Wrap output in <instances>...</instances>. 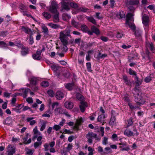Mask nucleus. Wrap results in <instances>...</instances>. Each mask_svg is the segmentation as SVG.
<instances>
[{
  "mask_svg": "<svg viewBox=\"0 0 155 155\" xmlns=\"http://www.w3.org/2000/svg\"><path fill=\"white\" fill-rule=\"evenodd\" d=\"M132 120V117H130L127 120L128 123L127 126V127H128L132 125L133 123Z\"/></svg>",
  "mask_w": 155,
  "mask_h": 155,
  "instance_id": "nucleus-43",
  "label": "nucleus"
},
{
  "mask_svg": "<svg viewBox=\"0 0 155 155\" xmlns=\"http://www.w3.org/2000/svg\"><path fill=\"white\" fill-rule=\"evenodd\" d=\"M95 42H89L87 44V47H91L93 45H95Z\"/></svg>",
  "mask_w": 155,
  "mask_h": 155,
  "instance_id": "nucleus-58",
  "label": "nucleus"
},
{
  "mask_svg": "<svg viewBox=\"0 0 155 155\" xmlns=\"http://www.w3.org/2000/svg\"><path fill=\"white\" fill-rule=\"evenodd\" d=\"M147 45L150 50L153 52L154 51H155V49L152 43H149L147 44Z\"/></svg>",
  "mask_w": 155,
  "mask_h": 155,
  "instance_id": "nucleus-34",
  "label": "nucleus"
},
{
  "mask_svg": "<svg viewBox=\"0 0 155 155\" xmlns=\"http://www.w3.org/2000/svg\"><path fill=\"white\" fill-rule=\"evenodd\" d=\"M124 134L128 137L134 136L133 132L129 129H127L124 131Z\"/></svg>",
  "mask_w": 155,
  "mask_h": 155,
  "instance_id": "nucleus-21",
  "label": "nucleus"
},
{
  "mask_svg": "<svg viewBox=\"0 0 155 155\" xmlns=\"http://www.w3.org/2000/svg\"><path fill=\"white\" fill-rule=\"evenodd\" d=\"M67 0H62L61 2L60 3L61 5V11L64 10L66 11H68L70 10V2H66V1Z\"/></svg>",
  "mask_w": 155,
  "mask_h": 155,
  "instance_id": "nucleus-3",
  "label": "nucleus"
},
{
  "mask_svg": "<svg viewBox=\"0 0 155 155\" xmlns=\"http://www.w3.org/2000/svg\"><path fill=\"white\" fill-rule=\"evenodd\" d=\"M104 150L106 151L103 152L104 154H108L111 152V150L110 148L109 147H106L104 148Z\"/></svg>",
  "mask_w": 155,
  "mask_h": 155,
  "instance_id": "nucleus-38",
  "label": "nucleus"
},
{
  "mask_svg": "<svg viewBox=\"0 0 155 155\" xmlns=\"http://www.w3.org/2000/svg\"><path fill=\"white\" fill-rule=\"evenodd\" d=\"M8 45L6 43L3 41H0V47L2 48H5Z\"/></svg>",
  "mask_w": 155,
  "mask_h": 155,
  "instance_id": "nucleus-46",
  "label": "nucleus"
},
{
  "mask_svg": "<svg viewBox=\"0 0 155 155\" xmlns=\"http://www.w3.org/2000/svg\"><path fill=\"white\" fill-rule=\"evenodd\" d=\"M97 151L98 152L102 154H103V152L104 151L103 150V149L102 147L100 146H99L97 147Z\"/></svg>",
  "mask_w": 155,
  "mask_h": 155,
  "instance_id": "nucleus-60",
  "label": "nucleus"
},
{
  "mask_svg": "<svg viewBox=\"0 0 155 155\" xmlns=\"http://www.w3.org/2000/svg\"><path fill=\"white\" fill-rule=\"evenodd\" d=\"M42 86L44 87H48L49 86V83L48 81H42L41 84Z\"/></svg>",
  "mask_w": 155,
  "mask_h": 155,
  "instance_id": "nucleus-39",
  "label": "nucleus"
},
{
  "mask_svg": "<svg viewBox=\"0 0 155 155\" xmlns=\"http://www.w3.org/2000/svg\"><path fill=\"white\" fill-rule=\"evenodd\" d=\"M127 24L128 25L130 28H131V29L134 31L135 30L136 26L134 24H132V23L130 22L127 23Z\"/></svg>",
  "mask_w": 155,
  "mask_h": 155,
  "instance_id": "nucleus-40",
  "label": "nucleus"
},
{
  "mask_svg": "<svg viewBox=\"0 0 155 155\" xmlns=\"http://www.w3.org/2000/svg\"><path fill=\"white\" fill-rule=\"evenodd\" d=\"M7 152L8 153L7 155H13L15 152V148L9 144L7 147Z\"/></svg>",
  "mask_w": 155,
  "mask_h": 155,
  "instance_id": "nucleus-7",
  "label": "nucleus"
},
{
  "mask_svg": "<svg viewBox=\"0 0 155 155\" xmlns=\"http://www.w3.org/2000/svg\"><path fill=\"white\" fill-rule=\"evenodd\" d=\"M70 8H77L78 7V4L74 2H70Z\"/></svg>",
  "mask_w": 155,
  "mask_h": 155,
  "instance_id": "nucleus-31",
  "label": "nucleus"
},
{
  "mask_svg": "<svg viewBox=\"0 0 155 155\" xmlns=\"http://www.w3.org/2000/svg\"><path fill=\"white\" fill-rule=\"evenodd\" d=\"M12 118L10 117H7L3 121V123L4 124L8 126H10L12 124Z\"/></svg>",
  "mask_w": 155,
  "mask_h": 155,
  "instance_id": "nucleus-12",
  "label": "nucleus"
},
{
  "mask_svg": "<svg viewBox=\"0 0 155 155\" xmlns=\"http://www.w3.org/2000/svg\"><path fill=\"white\" fill-rule=\"evenodd\" d=\"M78 10L81 12H86L89 10V9L86 8L80 7L78 8Z\"/></svg>",
  "mask_w": 155,
  "mask_h": 155,
  "instance_id": "nucleus-48",
  "label": "nucleus"
},
{
  "mask_svg": "<svg viewBox=\"0 0 155 155\" xmlns=\"http://www.w3.org/2000/svg\"><path fill=\"white\" fill-rule=\"evenodd\" d=\"M76 97L77 99L81 101H83L84 99V97L79 93H77L76 95Z\"/></svg>",
  "mask_w": 155,
  "mask_h": 155,
  "instance_id": "nucleus-28",
  "label": "nucleus"
},
{
  "mask_svg": "<svg viewBox=\"0 0 155 155\" xmlns=\"http://www.w3.org/2000/svg\"><path fill=\"white\" fill-rule=\"evenodd\" d=\"M53 129L57 131L61 129V127L58 125H55L53 127Z\"/></svg>",
  "mask_w": 155,
  "mask_h": 155,
  "instance_id": "nucleus-63",
  "label": "nucleus"
},
{
  "mask_svg": "<svg viewBox=\"0 0 155 155\" xmlns=\"http://www.w3.org/2000/svg\"><path fill=\"white\" fill-rule=\"evenodd\" d=\"M128 105L131 110H133L134 109L138 108L139 107H138L133 105L130 102L128 103Z\"/></svg>",
  "mask_w": 155,
  "mask_h": 155,
  "instance_id": "nucleus-55",
  "label": "nucleus"
},
{
  "mask_svg": "<svg viewBox=\"0 0 155 155\" xmlns=\"http://www.w3.org/2000/svg\"><path fill=\"white\" fill-rule=\"evenodd\" d=\"M151 80V78L150 76L147 77L144 79L145 82L146 83L149 82Z\"/></svg>",
  "mask_w": 155,
  "mask_h": 155,
  "instance_id": "nucleus-62",
  "label": "nucleus"
},
{
  "mask_svg": "<svg viewBox=\"0 0 155 155\" xmlns=\"http://www.w3.org/2000/svg\"><path fill=\"white\" fill-rule=\"evenodd\" d=\"M63 133L68 134H71L73 133V131H71L69 130H67V129H64Z\"/></svg>",
  "mask_w": 155,
  "mask_h": 155,
  "instance_id": "nucleus-53",
  "label": "nucleus"
},
{
  "mask_svg": "<svg viewBox=\"0 0 155 155\" xmlns=\"http://www.w3.org/2000/svg\"><path fill=\"white\" fill-rule=\"evenodd\" d=\"M86 138L87 139V141L90 144L92 143V139L93 138H97V135L93 132H88L86 135Z\"/></svg>",
  "mask_w": 155,
  "mask_h": 155,
  "instance_id": "nucleus-4",
  "label": "nucleus"
},
{
  "mask_svg": "<svg viewBox=\"0 0 155 155\" xmlns=\"http://www.w3.org/2000/svg\"><path fill=\"white\" fill-rule=\"evenodd\" d=\"M116 120L115 117L114 116H113L111 118L109 124L111 125H114L115 124V121Z\"/></svg>",
  "mask_w": 155,
  "mask_h": 155,
  "instance_id": "nucleus-44",
  "label": "nucleus"
},
{
  "mask_svg": "<svg viewBox=\"0 0 155 155\" xmlns=\"http://www.w3.org/2000/svg\"><path fill=\"white\" fill-rule=\"evenodd\" d=\"M19 7L20 9L21 10V11H26L27 10V7L22 4H20Z\"/></svg>",
  "mask_w": 155,
  "mask_h": 155,
  "instance_id": "nucleus-36",
  "label": "nucleus"
},
{
  "mask_svg": "<svg viewBox=\"0 0 155 155\" xmlns=\"http://www.w3.org/2000/svg\"><path fill=\"white\" fill-rule=\"evenodd\" d=\"M117 17L119 16V18H124L125 17V15L123 12H120L118 15H117Z\"/></svg>",
  "mask_w": 155,
  "mask_h": 155,
  "instance_id": "nucleus-51",
  "label": "nucleus"
},
{
  "mask_svg": "<svg viewBox=\"0 0 155 155\" xmlns=\"http://www.w3.org/2000/svg\"><path fill=\"white\" fill-rule=\"evenodd\" d=\"M86 19L90 22L92 23L93 24L96 25V20L94 19L93 17H86Z\"/></svg>",
  "mask_w": 155,
  "mask_h": 155,
  "instance_id": "nucleus-25",
  "label": "nucleus"
},
{
  "mask_svg": "<svg viewBox=\"0 0 155 155\" xmlns=\"http://www.w3.org/2000/svg\"><path fill=\"white\" fill-rule=\"evenodd\" d=\"M75 86V83L73 82L71 83H67L65 85V88L69 91L72 90Z\"/></svg>",
  "mask_w": 155,
  "mask_h": 155,
  "instance_id": "nucleus-11",
  "label": "nucleus"
},
{
  "mask_svg": "<svg viewBox=\"0 0 155 155\" xmlns=\"http://www.w3.org/2000/svg\"><path fill=\"white\" fill-rule=\"evenodd\" d=\"M72 147L73 146H72L71 143L68 144L67 147L66 148L67 151L69 152V151L72 149Z\"/></svg>",
  "mask_w": 155,
  "mask_h": 155,
  "instance_id": "nucleus-56",
  "label": "nucleus"
},
{
  "mask_svg": "<svg viewBox=\"0 0 155 155\" xmlns=\"http://www.w3.org/2000/svg\"><path fill=\"white\" fill-rule=\"evenodd\" d=\"M124 36L122 32L121 31H117V32L116 37L118 39L121 38L122 36Z\"/></svg>",
  "mask_w": 155,
  "mask_h": 155,
  "instance_id": "nucleus-42",
  "label": "nucleus"
},
{
  "mask_svg": "<svg viewBox=\"0 0 155 155\" xmlns=\"http://www.w3.org/2000/svg\"><path fill=\"white\" fill-rule=\"evenodd\" d=\"M105 117L104 114H101L99 115L97 118V121L101 123H103L102 125H103L104 123H106L105 119Z\"/></svg>",
  "mask_w": 155,
  "mask_h": 155,
  "instance_id": "nucleus-13",
  "label": "nucleus"
},
{
  "mask_svg": "<svg viewBox=\"0 0 155 155\" xmlns=\"http://www.w3.org/2000/svg\"><path fill=\"white\" fill-rule=\"evenodd\" d=\"M142 22L143 24L145 26L148 25L149 22V17L145 15H143L142 18Z\"/></svg>",
  "mask_w": 155,
  "mask_h": 155,
  "instance_id": "nucleus-14",
  "label": "nucleus"
},
{
  "mask_svg": "<svg viewBox=\"0 0 155 155\" xmlns=\"http://www.w3.org/2000/svg\"><path fill=\"white\" fill-rule=\"evenodd\" d=\"M133 15L131 13H128L126 16V24L130 23L129 21H134V18L133 17Z\"/></svg>",
  "mask_w": 155,
  "mask_h": 155,
  "instance_id": "nucleus-10",
  "label": "nucleus"
},
{
  "mask_svg": "<svg viewBox=\"0 0 155 155\" xmlns=\"http://www.w3.org/2000/svg\"><path fill=\"white\" fill-rule=\"evenodd\" d=\"M32 34H31L30 35L29 44L32 45L34 43L33 38L32 37Z\"/></svg>",
  "mask_w": 155,
  "mask_h": 155,
  "instance_id": "nucleus-59",
  "label": "nucleus"
},
{
  "mask_svg": "<svg viewBox=\"0 0 155 155\" xmlns=\"http://www.w3.org/2000/svg\"><path fill=\"white\" fill-rule=\"evenodd\" d=\"M37 79L35 77H32L30 79V83L33 85H35L37 84Z\"/></svg>",
  "mask_w": 155,
  "mask_h": 155,
  "instance_id": "nucleus-29",
  "label": "nucleus"
},
{
  "mask_svg": "<svg viewBox=\"0 0 155 155\" xmlns=\"http://www.w3.org/2000/svg\"><path fill=\"white\" fill-rule=\"evenodd\" d=\"M64 106L66 108L69 109H71L73 108L74 104L72 102L70 101H67L65 102Z\"/></svg>",
  "mask_w": 155,
  "mask_h": 155,
  "instance_id": "nucleus-15",
  "label": "nucleus"
},
{
  "mask_svg": "<svg viewBox=\"0 0 155 155\" xmlns=\"http://www.w3.org/2000/svg\"><path fill=\"white\" fill-rule=\"evenodd\" d=\"M58 5L55 1L52 2L50 6L49 11L52 13H55L58 12L57 10V7Z\"/></svg>",
  "mask_w": 155,
  "mask_h": 155,
  "instance_id": "nucleus-5",
  "label": "nucleus"
},
{
  "mask_svg": "<svg viewBox=\"0 0 155 155\" xmlns=\"http://www.w3.org/2000/svg\"><path fill=\"white\" fill-rule=\"evenodd\" d=\"M55 15L54 16V21L55 22H58L59 21V14L58 12L54 13Z\"/></svg>",
  "mask_w": 155,
  "mask_h": 155,
  "instance_id": "nucleus-26",
  "label": "nucleus"
},
{
  "mask_svg": "<svg viewBox=\"0 0 155 155\" xmlns=\"http://www.w3.org/2000/svg\"><path fill=\"white\" fill-rule=\"evenodd\" d=\"M28 48L25 46H22L21 51V54L23 56H25L28 53Z\"/></svg>",
  "mask_w": 155,
  "mask_h": 155,
  "instance_id": "nucleus-20",
  "label": "nucleus"
},
{
  "mask_svg": "<svg viewBox=\"0 0 155 155\" xmlns=\"http://www.w3.org/2000/svg\"><path fill=\"white\" fill-rule=\"evenodd\" d=\"M91 31L90 30L89 31L88 34L92 35L93 34V33H95L97 35H99L100 34V31L96 27L94 26L93 25L91 26Z\"/></svg>",
  "mask_w": 155,
  "mask_h": 155,
  "instance_id": "nucleus-6",
  "label": "nucleus"
},
{
  "mask_svg": "<svg viewBox=\"0 0 155 155\" xmlns=\"http://www.w3.org/2000/svg\"><path fill=\"white\" fill-rule=\"evenodd\" d=\"M133 136L136 135L137 136L139 134V133L137 132V130L136 127H133Z\"/></svg>",
  "mask_w": 155,
  "mask_h": 155,
  "instance_id": "nucleus-64",
  "label": "nucleus"
},
{
  "mask_svg": "<svg viewBox=\"0 0 155 155\" xmlns=\"http://www.w3.org/2000/svg\"><path fill=\"white\" fill-rule=\"evenodd\" d=\"M71 30L68 29H66L64 31H61L60 33L59 38L61 42H63L66 44L68 41V37H71L70 35Z\"/></svg>",
  "mask_w": 155,
  "mask_h": 155,
  "instance_id": "nucleus-1",
  "label": "nucleus"
},
{
  "mask_svg": "<svg viewBox=\"0 0 155 155\" xmlns=\"http://www.w3.org/2000/svg\"><path fill=\"white\" fill-rule=\"evenodd\" d=\"M141 84H136L135 85V87L134 88V90L135 91L134 92H140V90L139 88V86Z\"/></svg>",
  "mask_w": 155,
  "mask_h": 155,
  "instance_id": "nucleus-41",
  "label": "nucleus"
},
{
  "mask_svg": "<svg viewBox=\"0 0 155 155\" xmlns=\"http://www.w3.org/2000/svg\"><path fill=\"white\" fill-rule=\"evenodd\" d=\"M86 66L87 68V71L88 72H91L92 71L91 70V64L90 62H87L86 63Z\"/></svg>",
  "mask_w": 155,
  "mask_h": 155,
  "instance_id": "nucleus-47",
  "label": "nucleus"
},
{
  "mask_svg": "<svg viewBox=\"0 0 155 155\" xmlns=\"http://www.w3.org/2000/svg\"><path fill=\"white\" fill-rule=\"evenodd\" d=\"M129 73L130 75H134L135 76L137 75L135 71L132 70L131 68L129 69Z\"/></svg>",
  "mask_w": 155,
  "mask_h": 155,
  "instance_id": "nucleus-54",
  "label": "nucleus"
},
{
  "mask_svg": "<svg viewBox=\"0 0 155 155\" xmlns=\"http://www.w3.org/2000/svg\"><path fill=\"white\" fill-rule=\"evenodd\" d=\"M41 27L43 30L42 32L45 34H48V31L47 27L44 24H42Z\"/></svg>",
  "mask_w": 155,
  "mask_h": 155,
  "instance_id": "nucleus-33",
  "label": "nucleus"
},
{
  "mask_svg": "<svg viewBox=\"0 0 155 155\" xmlns=\"http://www.w3.org/2000/svg\"><path fill=\"white\" fill-rule=\"evenodd\" d=\"M32 57L35 60H39L41 59V56H38L36 54H34L32 55Z\"/></svg>",
  "mask_w": 155,
  "mask_h": 155,
  "instance_id": "nucleus-45",
  "label": "nucleus"
},
{
  "mask_svg": "<svg viewBox=\"0 0 155 155\" xmlns=\"http://www.w3.org/2000/svg\"><path fill=\"white\" fill-rule=\"evenodd\" d=\"M80 27L81 30L83 31V32L87 33L88 34L90 30H89L88 27L86 25L83 24Z\"/></svg>",
  "mask_w": 155,
  "mask_h": 155,
  "instance_id": "nucleus-19",
  "label": "nucleus"
},
{
  "mask_svg": "<svg viewBox=\"0 0 155 155\" xmlns=\"http://www.w3.org/2000/svg\"><path fill=\"white\" fill-rule=\"evenodd\" d=\"M43 15L47 19H49L51 17V15L48 12H44L42 13Z\"/></svg>",
  "mask_w": 155,
  "mask_h": 155,
  "instance_id": "nucleus-35",
  "label": "nucleus"
},
{
  "mask_svg": "<svg viewBox=\"0 0 155 155\" xmlns=\"http://www.w3.org/2000/svg\"><path fill=\"white\" fill-rule=\"evenodd\" d=\"M134 79L135 80V83L136 84H141L142 83L143 81L141 79H139L137 75L135 76Z\"/></svg>",
  "mask_w": 155,
  "mask_h": 155,
  "instance_id": "nucleus-27",
  "label": "nucleus"
},
{
  "mask_svg": "<svg viewBox=\"0 0 155 155\" xmlns=\"http://www.w3.org/2000/svg\"><path fill=\"white\" fill-rule=\"evenodd\" d=\"M125 3L127 5H138L139 3V0H127Z\"/></svg>",
  "mask_w": 155,
  "mask_h": 155,
  "instance_id": "nucleus-8",
  "label": "nucleus"
},
{
  "mask_svg": "<svg viewBox=\"0 0 155 155\" xmlns=\"http://www.w3.org/2000/svg\"><path fill=\"white\" fill-rule=\"evenodd\" d=\"M39 47L41 49V50H40L39 49H38L35 54H36L38 56H41V53L45 51V46L44 45H40L39 46Z\"/></svg>",
  "mask_w": 155,
  "mask_h": 155,
  "instance_id": "nucleus-17",
  "label": "nucleus"
},
{
  "mask_svg": "<svg viewBox=\"0 0 155 155\" xmlns=\"http://www.w3.org/2000/svg\"><path fill=\"white\" fill-rule=\"evenodd\" d=\"M48 95L51 97H53L54 94V92L51 90H49L47 91Z\"/></svg>",
  "mask_w": 155,
  "mask_h": 155,
  "instance_id": "nucleus-52",
  "label": "nucleus"
},
{
  "mask_svg": "<svg viewBox=\"0 0 155 155\" xmlns=\"http://www.w3.org/2000/svg\"><path fill=\"white\" fill-rule=\"evenodd\" d=\"M21 29L25 33L27 34L29 33V32H30L31 34H32L33 33V32L31 31V30L28 27L22 26Z\"/></svg>",
  "mask_w": 155,
  "mask_h": 155,
  "instance_id": "nucleus-23",
  "label": "nucleus"
},
{
  "mask_svg": "<svg viewBox=\"0 0 155 155\" xmlns=\"http://www.w3.org/2000/svg\"><path fill=\"white\" fill-rule=\"evenodd\" d=\"M81 105H80V108L81 111L82 112H84L85 109V107H87V103L85 101H82L80 102Z\"/></svg>",
  "mask_w": 155,
  "mask_h": 155,
  "instance_id": "nucleus-9",
  "label": "nucleus"
},
{
  "mask_svg": "<svg viewBox=\"0 0 155 155\" xmlns=\"http://www.w3.org/2000/svg\"><path fill=\"white\" fill-rule=\"evenodd\" d=\"M48 25L51 28L56 29L60 27L59 25L52 23H49L48 24Z\"/></svg>",
  "mask_w": 155,
  "mask_h": 155,
  "instance_id": "nucleus-37",
  "label": "nucleus"
},
{
  "mask_svg": "<svg viewBox=\"0 0 155 155\" xmlns=\"http://www.w3.org/2000/svg\"><path fill=\"white\" fill-rule=\"evenodd\" d=\"M83 122V120L82 117L77 119L76 120V124L78 125H80L81 123Z\"/></svg>",
  "mask_w": 155,
  "mask_h": 155,
  "instance_id": "nucleus-49",
  "label": "nucleus"
},
{
  "mask_svg": "<svg viewBox=\"0 0 155 155\" xmlns=\"http://www.w3.org/2000/svg\"><path fill=\"white\" fill-rule=\"evenodd\" d=\"M63 44V46L62 48V51L66 52L68 50V48L67 46V45L68 44V41H67V43L66 44H65L63 42H61Z\"/></svg>",
  "mask_w": 155,
  "mask_h": 155,
  "instance_id": "nucleus-32",
  "label": "nucleus"
},
{
  "mask_svg": "<svg viewBox=\"0 0 155 155\" xmlns=\"http://www.w3.org/2000/svg\"><path fill=\"white\" fill-rule=\"evenodd\" d=\"M34 119L33 117H29L27 119V122H29L30 121V124L31 125H33L36 123L35 120H32L31 121V120Z\"/></svg>",
  "mask_w": 155,
  "mask_h": 155,
  "instance_id": "nucleus-30",
  "label": "nucleus"
},
{
  "mask_svg": "<svg viewBox=\"0 0 155 155\" xmlns=\"http://www.w3.org/2000/svg\"><path fill=\"white\" fill-rule=\"evenodd\" d=\"M28 134H27L26 136L22 138V140L23 141V144H25L26 143V141L28 139Z\"/></svg>",
  "mask_w": 155,
  "mask_h": 155,
  "instance_id": "nucleus-61",
  "label": "nucleus"
},
{
  "mask_svg": "<svg viewBox=\"0 0 155 155\" xmlns=\"http://www.w3.org/2000/svg\"><path fill=\"white\" fill-rule=\"evenodd\" d=\"M42 143V142H35L34 143V146L35 148H36L39 146L41 145Z\"/></svg>",
  "mask_w": 155,
  "mask_h": 155,
  "instance_id": "nucleus-57",
  "label": "nucleus"
},
{
  "mask_svg": "<svg viewBox=\"0 0 155 155\" xmlns=\"http://www.w3.org/2000/svg\"><path fill=\"white\" fill-rule=\"evenodd\" d=\"M21 91L23 94V97L24 98H26L27 96V94L28 91H30V90L28 88L26 89L23 88L21 89Z\"/></svg>",
  "mask_w": 155,
  "mask_h": 155,
  "instance_id": "nucleus-18",
  "label": "nucleus"
},
{
  "mask_svg": "<svg viewBox=\"0 0 155 155\" xmlns=\"http://www.w3.org/2000/svg\"><path fill=\"white\" fill-rule=\"evenodd\" d=\"M141 91L134 92V97H135V101L137 105H140L143 104L145 103V101L142 100V97L141 96Z\"/></svg>",
  "mask_w": 155,
  "mask_h": 155,
  "instance_id": "nucleus-2",
  "label": "nucleus"
},
{
  "mask_svg": "<svg viewBox=\"0 0 155 155\" xmlns=\"http://www.w3.org/2000/svg\"><path fill=\"white\" fill-rule=\"evenodd\" d=\"M55 111L59 113L62 114L64 113L63 110L61 108L58 107V108H56L54 110Z\"/></svg>",
  "mask_w": 155,
  "mask_h": 155,
  "instance_id": "nucleus-50",
  "label": "nucleus"
},
{
  "mask_svg": "<svg viewBox=\"0 0 155 155\" xmlns=\"http://www.w3.org/2000/svg\"><path fill=\"white\" fill-rule=\"evenodd\" d=\"M64 94L63 92L60 91H57L55 94V97L57 100H60L63 98Z\"/></svg>",
  "mask_w": 155,
  "mask_h": 155,
  "instance_id": "nucleus-16",
  "label": "nucleus"
},
{
  "mask_svg": "<svg viewBox=\"0 0 155 155\" xmlns=\"http://www.w3.org/2000/svg\"><path fill=\"white\" fill-rule=\"evenodd\" d=\"M71 25L75 28L78 29L79 28V24L78 22H76L74 20H72L71 21Z\"/></svg>",
  "mask_w": 155,
  "mask_h": 155,
  "instance_id": "nucleus-24",
  "label": "nucleus"
},
{
  "mask_svg": "<svg viewBox=\"0 0 155 155\" xmlns=\"http://www.w3.org/2000/svg\"><path fill=\"white\" fill-rule=\"evenodd\" d=\"M123 79L124 82L126 84V85L128 86H130L131 85V82L130 80H129L128 78L126 75H124L123 77Z\"/></svg>",
  "mask_w": 155,
  "mask_h": 155,
  "instance_id": "nucleus-22",
  "label": "nucleus"
}]
</instances>
